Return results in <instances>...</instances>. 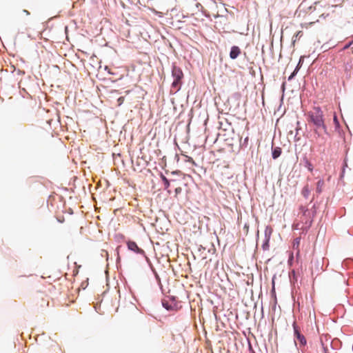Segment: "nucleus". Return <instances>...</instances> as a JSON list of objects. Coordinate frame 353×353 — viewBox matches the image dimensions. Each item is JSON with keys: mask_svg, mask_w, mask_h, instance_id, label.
<instances>
[{"mask_svg": "<svg viewBox=\"0 0 353 353\" xmlns=\"http://www.w3.org/2000/svg\"><path fill=\"white\" fill-rule=\"evenodd\" d=\"M315 133L317 134V136L315 137V144L318 146L319 151H323V147L325 144V139L323 137H320V134L317 133L316 130H315Z\"/></svg>", "mask_w": 353, "mask_h": 353, "instance_id": "nucleus-5", "label": "nucleus"}, {"mask_svg": "<svg viewBox=\"0 0 353 353\" xmlns=\"http://www.w3.org/2000/svg\"><path fill=\"white\" fill-rule=\"evenodd\" d=\"M281 154V148L276 147L272 150V158L274 159H277Z\"/></svg>", "mask_w": 353, "mask_h": 353, "instance_id": "nucleus-9", "label": "nucleus"}, {"mask_svg": "<svg viewBox=\"0 0 353 353\" xmlns=\"http://www.w3.org/2000/svg\"><path fill=\"white\" fill-rule=\"evenodd\" d=\"M297 71H298V68H296L295 69V70L292 73V74L289 77L288 79L289 80L292 79L295 76V74H296Z\"/></svg>", "mask_w": 353, "mask_h": 353, "instance_id": "nucleus-16", "label": "nucleus"}, {"mask_svg": "<svg viewBox=\"0 0 353 353\" xmlns=\"http://www.w3.org/2000/svg\"><path fill=\"white\" fill-rule=\"evenodd\" d=\"M322 345H323V352L324 353H330L328 347L327 346H324L323 344H322Z\"/></svg>", "mask_w": 353, "mask_h": 353, "instance_id": "nucleus-18", "label": "nucleus"}, {"mask_svg": "<svg viewBox=\"0 0 353 353\" xmlns=\"http://www.w3.org/2000/svg\"><path fill=\"white\" fill-rule=\"evenodd\" d=\"M293 327H294V336H295L296 339L299 341L300 345H303V346L305 345H306V339H305V336L300 333L299 330H298L297 326L295 324L293 325Z\"/></svg>", "mask_w": 353, "mask_h": 353, "instance_id": "nucleus-4", "label": "nucleus"}, {"mask_svg": "<svg viewBox=\"0 0 353 353\" xmlns=\"http://www.w3.org/2000/svg\"><path fill=\"white\" fill-rule=\"evenodd\" d=\"M124 100H125L124 97H120L117 99L118 105H119V106H120L121 104H123V103L124 102Z\"/></svg>", "mask_w": 353, "mask_h": 353, "instance_id": "nucleus-15", "label": "nucleus"}, {"mask_svg": "<svg viewBox=\"0 0 353 353\" xmlns=\"http://www.w3.org/2000/svg\"><path fill=\"white\" fill-rule=\"evenodd\" d=\"M162 180L164 183V186H165V188H168L169 186H170V182L168 181V179L164 176H162Z\"/></svg>", "mask_w": 353, "mask_h": 353, "instance_id": "nucleus-14", "label": "nucleus"}, {"mask_svg": "<svg viewBox=\"0 0 353 353\" xmlns=\"http://www.w3.org/2000/svg\"><path fill=\"white\" fill-rule=\"evenodd\" d=\"M297 222L295 223V228L307 231L313 222L314 212L305 206H300L299 212L297 215Z\"/></svg>", "mask_w": 353, "mask_h": 353, "instance_id": "nucleus-1", "label": "nucleus"}, {"mask_svg": "<svg viewBox=\"0 0 353 353\" xmlns=\"http://www.w3.org/2000/svg\"><path fill=\"white\" fill-rule=\"evenodd\" d=\"M310 121L317 128H322L324 131L327 132V128L324 123L323 112L320 108H314L312 111L310 112Z\"/></svg>", "mask_w": 353, "mask_h": 353, "instance_id": "nucleus-2", "label": "nucleus"}, {"mask_svg": "<svg viewBox=\"0 0 353 353\" xmlns=\"http://www.w3.org/2000/svg\"><path fill=\"white\" fill-rule=\"evenodd\" d=\"M305 166L307 168V170L310 172H312L313 171V169H314L313 165L307 159H305Z\"/></svg>", "mask_w": 353, "mask_h": 353, "instance_id": "nucleus-12", "label": "nucleus"}, {"mask_svg": "<svg viewBox=\"0 0 353 353\" xmlns=\"http://www.w3.org/2000/svg\"><path fill=\"white\" fill-rule=\"evenodd\" d=\"M172 74L174 78V81L172 83V88H174L176 91H178L181 88L183 73L180 68L174 65L172 70Z\"/></svg>", "mask_w": 353, "mask_h": 353, "instance_id": "nucleus-3", "label": "nucleus"}, {"mask_svg": "<svg viewBox=\"0 0 353 353\" xmlns=\"http://www.w3.org/2000/svg\"><path fill=\"white\" fill-rule=\"evenodd\" d=\"M301 33V31L298 32L296 36H300Z\"/></svg>", "mask_w": 353, "mask_h": 353, "instance_id": "nucleus-23", "label": "nucleus"}, {"mask_svg": "<svg viewBox=\"0 0 353 353\" xmlns=\"http://www.w3.org/2000/svg\"><path fill=\"white\" fill-rule=\"evenodd\" d=\"M334 123L336 124V125H339V121H338V119H337V117L336 114L334 115Z\"/></svg>", "mask_w": 353, "mask_h": 353, "instance_id": "nucleus-19", "label": "nucleus"}, {"mask_svg": "<svg viewBox=\"0 0 353 353\" xmlns=\"http://www.w3.org/2000/svg\"><path fill=\"white\" fill-rule=\"evenodd\" d=\"M127 245L129 250L136 253L141 254H143L144 253V251L142 249L139 248L134 241H128L127 243Z\"/></svg>", "mask_w": 353, "mask_h": 353, "instance_id": "nucleus-6", "label": "nucleus"}, {"mask_svg": "<svg viewBox=\"0 0 353 353\" xmlns=\"http://www.w3.org/2000/svg\"><path fill=\"white\" fill-rule=\"evenodd\" d=\"M323 186H324V181L322 179L319 180L316 183V192L320 194L323 190Z\"/></svg>", "mask_w": 353, "mask_h": 353, "instance_id": "nucleus-11", "label": "nucleus"}, {"mask_svg": "<svg viewBox=\"0 0 353 353\" xmlns=\"http://www.w3.org/2000/svg\"><path fill=\"white\" fill-rule=\"evenodd\" d=\"M241 52V49L238 46H232L230 52V57L232 59H235L239 57Z\"/></svg>", "mask_w": 353, "mask_h": 353, "instance_id": "nucleus-7", "label": "nucleus"}, {"mask_svg": "<svg viewBox=\"0 0 353 353\" xmlns=\"http://www.w3.org/2000/svg\"><path fill=\"white\" fill-rule=\"evenodd\" d=\"M301 194L302 195L305 197V198H308L310 194V190L309 188V186L308 185H306L303 187L302 191H301Z\"/></svg>", "mask_w": 353, "mask_h": 353, "instance_id": "nucleus-10", "label": "nucleus"}, {"mask_svg": "<svg viewBox=\"0 0 353 353\" xmlns=\"http://www.w3.org/2000/svg\"><path fill=\"white\" fill-rule=\"evenodd\" d=\"M268 241H269V238L267 239V241H266L265 244H264V245H263V248H265V245H267V246H268Z\"/></svg>", "mask_w": 353, "mask_h": 353, "instance_id": "nucleus-22", "label": "nucleus"}, {"mask_svg": "<svg viewBox=\"0 0 353 353\" xmlns=\"http://www.w3.org/2000/svg\"><path fill=\"white\" fill-rule=\"evenodd\" d=\"M182 155L185 157V162H188V163L192 164L193 165H196V163H195V161H194V159L192 157H190L186 154H182Z\"/></svg>", "mask_w": 353, "mask_h": 353, "instance_id": "nucleus-13", "label": "nucleus"}, {"mask_svg": "<svg viewBox=\"0 0 353 353\" xmlns=\"http://www.w3.org/2000/svg\"><path fill=\"white\" fill-rule=\"evenodd\" d=\"M301 243V238H296L293 241V249L296 250V254H299V245Z\"/></svg>", "mask_w": 353, "mask_h": 353, "instance_id": "nucleus-8", "label": "nucleus"}, {"mask_svg": "<svg viewBox=\"0 0 353 353\" xmlns=\"http://www.w3.org/2000/svg\"><path fill=\"white\" fill-rule=\"evenodd\" d=\"M23 12L26 14H27V15H29V14H30V12H29L28 10H23Z\"/></svg>", "mask_w": 353, "mask_h": 353, "instance_id": "nucleus-21", "label": "nucleus"}, {"mask_svg": "<svg viewBox=\"0 0 353 353\" xmlns=\"http://www.w3.org/2000/svg\"><path fill=\"white\" fill-rule=\"evenodd\" d=\"M181 192V188L179 187L175 189L176 194H179Z\"/></svg>", "mask_w": 353, "mask_h": 353, "instance_id": "nucleus-20", "label": "nucleus"}, {"mask_svg": "<svg viewBox=\"0 0 353 353\" xmlns=\"http://www.w3.org/2000/svg\"><path fill=\"white\" fill-rule=\"evenodd\" d=\"M163 305L165 308H166L167 310H171V307L169 306V305L168 304V303H165V302H163Z\"/></svg>", "mask_w": 353, "mask_h": 353, "instance_id": "nucleus-17", "label": "nucleus"}]
</instances>
